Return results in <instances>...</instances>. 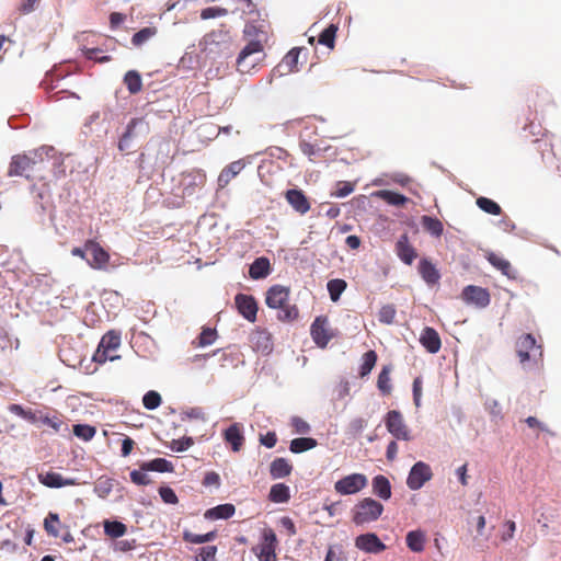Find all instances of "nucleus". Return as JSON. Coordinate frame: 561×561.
<instances>
[{
  "mask_svg": "<svg viewBox=\"0 0 561 561\" xmlns=\"http://www.w3.org/2000/svg\"><path fill=\"white\" fill-rule=\"evenodd\" d=\"M462 299L468 304H473L479 308H484L490 304V294L485 288L469 285L462 290Z\"/></svg>",
  "mask_w": 561,
  "mask_h": 561,
  "instance_id": "nucleus-17",
  "label": "nucleus"
},
{
  "mask_svg": "<svg viewBox=\"0 0 561 561\" xmlns=\"http://www.w3.org/2000/svg\"><path fill=\"white\" fill-rule=\"evenodd\" d=\"M225 440L231 445L233 451H239L244 443L242 427L239 423L230 425L224 433Z\"/></svg>",
  "mask_w": 561,
  "mask_h": 561,
  "instance_id": "nucleus-22",
  "label": "nucleus"
},
{
  "mask_svg": "<svg viewBox=\"0 0 561 561\" xmlns=\"http://www.w3.org/2000/svg\"><path fill=\"white\" fill-rule=\"evenodd\" d=\"M161 402V396L154 390L146 392L145 396L142 397V404L147 410L157 409L158 407H160Z\"/></svg>",
  "mask_w": 561,
  "mask_h": 561,
  "instance_id": "nucleus-49",
  "label": "nucleus"
},
{
  "mask_svg": "<svg viewBox=\"0 0 561 561\" xmlns=\"http://www.w3.org/2000/svg\"><path fill=\"white\" fill-rule=\"evenodd\" d=\"M59 527H60V520L59 516L56 513L49 512L47 516L44 519V529L45 531L54 537H59Z\"/></svg>",
  "mask_w": 561,
  "mask_h": 561,
  "instance_id": "nucleus-41",
  "label": "nucleus"
},
{
  "mask_svg": "<svg viewBox=\"0 0 561 561\" xmlns=\"http://www.w3.org/2000/svg\"><path fill=\"white\" fill-rule=\"evenodd\" d=\"M37 182L59 180L66 175L62 154L53 146H41L30 150Z\"/></svg>",
  "mask_w": 561,
  "mask_h": 561,
  "instance_id": "nucleus-1",
  "label": "nucleus"
},
{
  "mask_svg": "<svg viewBox=\"0 0 561 561\" xmlns=\"http://www.w3.org/2000/svg\"><path fill=\"white\" fill-rule=\"evenodd\" d=\"M419 272L422 278L430 285H434L439 279V273L435 266L427 260L423 259L419 264Z\"/></svg>",
  "mask_w": 561,
  "mask_h": 561,
  "instance_id": "nucleus-27",
  "label": "nucleus"
},
{
  "mask_svg": "<svg viewBox=\"0 0 561 561\" xmlns=\"http://www.w3.org/2000/svg\"><path fill=\"white\" fill-rule=\"evenodd\" d=\"M394 251L398 257L407 265H411L417 257L416 249L410 243L408 233H403L399 237L396 242Z\"/></svg>",
  "mask_w": 561,
  "mask_h": 561,
  "instance_id": "nucleus-18",
  "label": "nucleus"
},
{
  "mask_svg": "<svg viewBox=\"0 0 561 561\" xmlns=\"http://www.w3.org/2000/svg\"><path fill=\"white\" fill-rule=\"evenodd\" d=\"M290 289L286 286L274 285L266 291L265 302L272 309H278V320L294 321L299 316L296 305H289Z\"/></svg>",
  "mask_w": 561,
  "mask_h": 561,
  "instance_id": "nucleus-2",
  "label": "nucleus"
},
{
  "mask_svg": "<svg viewBox=\"0 0 561 561\" xmlns=\"http://www.w3.org/2000/svg\"><path fill=\"white\" fill-rule=\"evenodd\" d=\"M348 552L343 543H333L328 547L324 561H347Z\"/></svg>",
  "mask_w": 561,
  "mask_h": 561,
  "instance_id": "nucleus-37",
  "label": "nucleus"
},
{
  "mask_svg": "<svg viewBox=\"0 0 561 561\" xmlns=\"http://www.w3.org/2000/svg\"><path fill=\"white\" fill-rule=\"evenodd\" d=\"M516 353L522 365H526L530 359L542 357V348L537 345L533 334L526 333L520 335L516 341Z\"/></svg>",
  "mask_w": 561,
  "mask_h": 561,
  "instance_id": "nucleus-7",
  "label": "nucleus"
},
{
  "mask_svg": "<svg viewBox=\"0 0 561 561\" xmlns=\"http://www.w3.org/2000/svg\"><path fill=\"white\" fill-rule=\"evenodd\" d=\"M73 434L84 440L89 442L91 440L96 433V428L94 426L88 425V424H76L73 425Z\"/></svg>",
  "mask_w": 561,
  "mask_h": 561,
  "instance_id": "nucleus-46",
  "label": "nucleus"
},
{
  "mask_svg": "<svg viewBox=\"0 0 561 561\" xmlns=\"http://www.w3.org/2000/svg\"><path fill=\"white\" fill-rule=\"evenodd\" d=\"M216 531H209L204 535H196L191 533L190 530L183 531V540L190 543H205L213 541L216 538Z\"/></svg>",
  "mask_w": 561,
  "mask_h": 561,
  "instance_id": "nucleus-45",
  "label": "nucleus"
},
{
  "mask_svg": "<svg viewBox=\"0 0 561 561\" xmlns=\"http://www.w3.org/2000/svg\"><path fill=\"white\" fill-rule=\"evenodd\" d=\"M477 206L486 214L499 216L502 213V208L497 203L488 198V197H479L477 198Z\"/></svg>",
  "mask_w": 561,
  "mask_h": 561,
  "instance_id": "nucleus-44",
  "label": "nucleus"
},
{
  "mask_svg": "<svg viewBox=\"0 0 561 561\" xmlns=\"http://www.w3.org/2000/svg\"><path fill=\"white\" fill-rule=\"evenodd\" d=\"M217 553V547L216 546H207L203 547L199 552V557L202 561H215Z\"/></svg>",
  "mask_w": 561,
  "mask_h": 561,
  "instance_id": "nucleus-60",
  "label": "nucleus"
},
{
  "mask_svg": "<svg viewBox=\"0 0 561 561\" xmlns=\"http://www.w3.org/2000/svg\"><path fill=\"white\" fill-rule=\"evenodd\" d=\"M396 308L392 305L382 306L378 312V320L385 324H391L396 318Z\"/></svg>",
  "mask_w": 561,
  "mask_h": 561,
  "instance_id": "nucleus-52",
  "label": "nucleus"
},
{
  "mask_svg": "<svg viewBox=\"0 0 561 561\" xmlns=\"http://www.w3.org/2000/svg\"><path fill=\"white\" fill-rule=\"evenodd\" d=\"M217 331L216 329L204 328L197 337V346L204 347L213 344L216 341Z\"/></svg>",
  "mask_w": 561,
  "mask_h": 561,
  "instance_id": "nucleus-50",
  "label": "nucleus"
},
{
  "mask_svg": "<svg viewBox=\"0 0 561 561\" xmlns=\"http://www.w3.org/2000/svg\"><path fill=\"white\" fill-rule=\"evenodd\" d=\"M318 445L317 439L312 437L294 438L290 442L289 450L294 454H300L314 448Z\"/></svg>",
  "mask_w": 561,
  "mask_h": 561,
  "instance_id": "nucleus-35",
  "label": "nucleus"
},
{
  "mask_svg": "<svg viewBox=\"0 0 561 561\" xmlns=\"http://www.w3.org/2000/svg\"><path fill=\"white\" fill-rule=\"evenodd\" d=\"M291 426L294 427L295 432L298 434H307L310 431L309 424L299 416H294L291 419Z\"/></svg>",
  "mask_w": 561,
  "mask_h": 561,
  "instance_id": "nucleus-58",
  "label": "nucleus"
},
{
  "mask_svg": "<svg viewBox=\"0 0 561 561\" xmlns=\"http://www.w3.org/2000/svg\"><path fill=\"white\" fill-rule=\"evenodd\" d=\"M141 468L140 470H133L130 472V480L138 485H147L151 482L149 476Z\"/></svg>",
  "mask_w": 561,
  "mask_h": 561,
  "instance_id": "nucleus-56",
  "label": "nucleus"
},
{
  "mask_svg": "<svg viewBox=\"0 0 561 561\" xmlns=\"http://www.w3.org/2000/svg\"><path fill=\"white\" fill-rule=\"evenodd\" d=\"M157 34L156 27H144L140 31L136 32L131 37V43L135 46H140L146 43L148 39L153 37Z\"/></svg>",
  "mask_w": 561,
  "mask_h": 561,
  "instance_id": "nucleus-47",
  "label": "nucleus"
},
{
  "mask_svg": "<svg viewBox=\"0 0 561 561\" xmlns=\"http://www.w3.org/2000/svg\"><path fill=\"white\" fill-rule=\"evenodd\" d=\"M260 443L267 448H273L277 443V436L275 432H267L265 435L260 436Z\"/></svg>",
  "mask_w": 561,
  "mask_h": 561,
  "instance_id": "nucleus-61",
  "label": "nucleus"
},
{
  "mask_svg": "<svg viewBox=\"0 0 561 561\" xmlns=\"http://www.w3.org/2000/svg\"><path fill=\"white\" fill-rule=\"evenodd\" d=\"M263 45L259 41H251L240 51L237 59V69L241 73H250L261 61Z\"/></svg>",
  "mask_w": 561,
  "mask_h": 561,
  "instance_id": "nucleus-4",
  "label": "nucleus"
},
{
  "mask_svg": "<svg viewBox=\"0 0 561 561\" xmlns=\"http://www.w3.org/2000/svg\"><path fill=\"white\" fill-rule=\"evenodd\" d=\"M135 548H136L135 539H131V540L124 539V540H119L115 543V550H118L122 552H127V551L134 550Z\"/></svg>",
  "mask_w": 561,
  "mask_h": 561,
  "instance_id": "nucleus-62",
  "label": "nucleus"
},
{
  "mask_svg": "<svg viewBox=\"0 0 561 561\" xmlns=\"http://www.w3.org/2000/svg\"><path fill=\"white\" fill-rule=\"evenodd\" d=\"M144 471L172 472L173 465L164 458H156L141 465Z\"/></svg>",
  "mask_w": 561,
  "mask_h": 561,
  "instance_id": "nucleus-32",
  "label": "nucleus"
},
{
  "mask_svg": "<svg viewBox=\"0 0 561 561\" xmlns=\"http://www.w3.org/2000/svg\"><path fill=\"white\" fill-rule=\"evenodd\" d=\"M277 538L272 528H266L262 534L261 543L253 549L259 561H276Z\"/></svg>",
  "mask_w": 561,
  "mask_h": 561,
  "instance_id": "nucleus-8",
  "label": "nucleus"
},
{
  "mask_svg": "<svg viewBox=\"0 0 561 561\" xmlns=\"http://www.w3.org/2000/svg\"><path fill=\"white\" fill-rule=\"evenodd\" d=\"M300 48L290 49L283 59V65L287 67L289 72L297 70L298 58L300 55Z\"/></svg>",
  "mask_w": 561,
  "mask_h": 561,
  "instance_id": "nucleus-51",
  "label": "nucleus"
},
{
  "mask_svg": "<svg viewBox=\"0 0 561 561\" xmlns=\"http://www.w3.org/2000/svg\"><path fill=\"white\" fill-rule=\"evenodd\" d=\"M271 263L265 256H261L254 260L250 265L249 275L252 279H262L270 275Z\"/></svg>",
  "mask_w": 561,
  "mask_h": 561,
  "instance_id": "nucleus-23",
  "label": "nucleus"
},
{
  "mask_svg": "<svg viewBox=\"0 0 561 561\" xmlns=\"http://www.w3.org/2000/svg\"><path fill=\"white\" fill-rule=\"evenodd\" d=\"M8 176H21L30 182H37L30 150L14 154L8 168Z\"/></svg>",
  "mask_w": 561,
  "mask_h": 561,
  "instance_id": "nucleus-5",
  "label": "nucleus"
},
{
  "mask_svg": "<svg viewBox=\"0 0 561 561\" xmlns=\"http://www.w3.org/2000/svg\"><path fill=\"white\" fill-rule=\"evenodd\" d=\"M228 14V10L219 7H208L202 10L201 18L203 20L225 16Z\"/></svg>",
  "mask_w": 561,
  "mask_h": 561,
  "instance_id": "nucleus-53",
  "label": "nucleus"
},
{
  "mask_svg": "<svg viewBox=\"0 0 561 561\" xmlns=\"http://www.w3.org/2000/svg\"><path fill=\"white\" fill-rule=\"evenodd\" d=\"M234 304L239 313L250 322L256 320L257 304L253 296L245 294H238L234 297Z\"/></svg>",
  "mask_w": 561,
  "mask_h": 561,
  "instance_id": "nucleus-15",
  "label": "nucleus"
},
{
  "mask_svg": "<svg viewBox=\"0 0 561 561\" xmlns=\"http://www.w3.org/2000/svg\"><path fill=\"white\" fill-rule=\"evenodd\" d=\"M376 195L387 204L393 206H404L409 202V198L404 195L389 190L378 191Z\"/></svg>",
  "mask_w": 561,
  "mask_h": 561,
  "instance_id": "nucleus-36",
  "label": "nucleus"
},
{
  "mask_svg": "<svg viewBox=\"0 0 561 561\" xmlns=\"http://www.w3.org/2000/svg\"><path fill=\"white\" fill-rule=\"evenodd\" d=\"M422 378L416 377L413 380V401L416 408L421 407V398H422Z\"/></svg>",
  "mask_w": 561,
  "mask_h": 561,
  "instance_id": "nucleus-59",
  "label": "nucleus"
},
{
  "mask_svg": "<svg viewBox=\"0 0 561 561\" xmlns=\"http://www.w3.org/2000/svg\"><path fill=\"white\" fill-rule=\"evenodd\" d=\"M385 424L388 432L397 439L411 440V432L404 422L402 414L391 410L386 414Z\"/></svg>",
  "mask_w": 561,
  "mask_h": 561,
  "instance_id": "nucleus-9",
  "label": "nucleus"
},
{
  "mask_svg": "<svg viewBox=\"0 0 561 561\" xmlns=\"http://www.w3.org/2000/svg\"><path fill=\"white\" fill-rule=\"evenodd\" d=\"M367 477L363 473H352L334 483V490L341 495L356 494L367 485Z\"/></svg>",
  "mask_w": 561,
  "mask_h": 561,
  "instance_id": "nucleus-10",
  "label": "nucleus"
},
{
  "mask_svg": "<svg viewBox=\"0 0 561 561\" xmlns=\"http://www.w3.org/2000/svg\"><path fill=\"white\" fill-rule=\"evenodd\" d=\"M391 370H392L391 365H385L381 368V370L378 375V379H377V388L379 389V391L382 394H386V396L390 394L392 391L391 378H390Z\"/></svg>",
  "mask_w": 561,
  "mask_h": 561,
  "instance_id": "nucleus-30",
  "label": "nucleus"
},
{
  "mask_svg": "<svg viewBox=\"0 0 561 561\" xmlns=\"http://www.w3.org/2000/svg\"><path fill=\"white\" fill-rule=\"evenodd\" d=\"M488 261L490 262V264L492 266H494L495 268L501 271L503 275H505L510 278L514 277V270H513L511 263L507 260H505L503 256L491 252L488 255Z\"/></svg>",
  "mask_w": 561,
  "mask_h": 561,
  "instance_id": "nucleus-28",
  "label": "nucleus"
},
{
  "mask_svg": "<svg viewBox=\"0 0 561 561\" xmlns=\"http://www.w3.org/2000/svg\"><path fill=\"white\" fill-rule=\"evenodd\" d=\"M104 533L111 538H119L127 533V526L118 520H105Z\"/></svg>",
  "mask_w": 561,
  "mask_h": 561,
  "instance_id": "nucleus-38",
  "label": "nucleus"
},
{
  "mask_svg": "<svg viewBox=\"0 0 561 561\" xmlns=\"http://www.w3.org/2000/svg\"><path fill=\"white\" fill-rule=\"evenodd\" d=\"M432 477L433 472L430 465L424 461H417L409 472L407 485L410 490H420Z\"/></svg>",
  "mask_w": 561,
  "mask_h": 561,
  "instance_id": "nucleus-11",
  "label": "nucleus"
},
{
  "mask_svg": "<svg viewBox=\"0 0 561 561\" xmlns=\"http://www.w3.org/2000/svg\"><path fill=\"white\" fill-rule=\"evenodd\" d=\"M347 283L342 278L330 279L327 284V288L330 295V298L333 302L340 300L342 293L346 289Z\"/></svg>",
  "mask_w": 561,
  "mask_h": 561,
  "instance_id": "nucleus-39",
  "label": "nucleus"
},
{
  "mask_svg": "<svg viewBox=\"0 0 561 561\" xmlns=\"http://www.w3.org/2000/svg\"><path fill=\"white\" fill-rule=\"evenodd\" d=\"M193 444L194 440L192 437H183L180 439H173L171 442L170 448L173 451L181 453L187 450Z\"/></svg>",
  "mask_w": 561,
  "mask_h": 561,
  "instance_id": "nucleus-55",
  "label": "nucleus"
},
{
  "mask_svg": "<svg viewBox=\"0 0 561 561\" xmlns=\"http://www.w3.org/2000/svg\"><path fill=\"white\" fill-rule=\"evenodd\" d=\"M236 507L232 504H220L213 508H209L205 513V517L208 519H227L233 516Z\"/></svg>",
  "mask_w": 561,
  "mask_h": 561,
  "instance_id": "nucleus-26",
  "label": "nucleus"
},
{
  "mask_svg": "<svg viewBox=\"0 0 561 561\" xmlns=\"http://www.w3.org/2000/svg\"><path fill=\"white\" fill-rule=\"evenodd\" d=\"M39 422L44 425L49 426L55 433H59L62 430H67V425L58 416L39 415Z\"/></svg>",
  "mask_w": 561,
  "mask_h": 561,
  "instance_id": "nucleus-48",
  "label": "nucleus"
},
{
  "mask_svg": "<svg viewBox=\"0 0 561 561\" xmlns=\"http://www.w3.org/2000/svg\"><path fill=\"white\" fill-rule=\"evenodd\" d=\"M373 492L381 500L391 497V484L387 477L378 474L373 479Z\"/></svg>",
  "mask_w": 561,
  "mask_h": 561,
  "instance_id": "nucleus-25",
  "label": "nucleus"
},
{
  "mask_svg": "<svg viewBox=\"0 0 561 561\" xmlns=\"http://www.w3.org/2000/svg\"><path fill=\"white\" fill-rule=\"evenodd\" d=\"M124 83L130 94H137L142 89L141 77L136 70H129L125 73Z\"/></svg>",
  "mask_w": 561,
  "mask_h": 561,
  "instance_id": "nucleus-33",
  "label": "nucleus"
},
{
  "mask_svg": "<svg viewBox=\"0 0 561 561\" xmlns=\"http://www.w3.org/2000/svg\"><path fill=\"white\" fill-rule=\"evenodd\" d=\"M421 345L431 354H436L442 347L440 336L431 327H425L420 335Z\"/></svg>",
  "mask_w": 561,
  "mask_h": 561,
  "instance_id": "nucleus-19",
  "label": "nucleus"
},
{
  "mask_svg": "<svg viewBox=\"0 0 561 561\" xmlns=\"http://www.w3.org/2000/svg\"><path fill=\"white\" fill-rule=\"evenodd\" d=\"M284 196L291 208L301 216L306 215L311 208V204L302 190H287Z\"/></svg>",
  "mask_w": 561,
  "mask_h": 561,
  "instance_id": "nucleus-16",
  "label": "nucleus"
},
{
  "mask_svg": "<svg viewBox=\"0 0 561 561\" xmlns=\"http://www.w3.org/2000/svg\"><path fill=\"white\" fill-rule=\"evenodd\" d=\"M159 494L162 501L167 504H176L179 502L175 492L170 486H161L159 489Z\"/></svg>",
  "mask_w": 561,
  "mask_h": 561,
  "instance_id": "nucleus-57",
  "label": "nucleus"
},
{
  "mask_svg": "<svg viewBox=\"0 0 561 561\" xmlns=\"http://www.w3.org/2000/svg\"><path fill=\"white\" fill-rule=\"evenodd\" d=\"M203 484L206 486H210V485L219 486V484H220L219 474L215 471L207 472L204 477Z\"/></svg>",
  "mask_w": 561,
  "mask_h": 561,
  "instance_id": "nucleus-63",
  "label": "nucleus"
},
{
  "mask_svg": "<svg viewBox=\"0 0 561 561\" xmlns=\"http://www.w3.org/2000/svg\"><path fill=\"white\" fill-rule=\"evenodd\" d=\"M377 363V354L375 351L370 350L366 352L362 357V365L359 367V376L366 377L370 374L373 368L375 367Z\"/></svg>",
  "mask_w": 561,
  "mask_h": 561,
  "instance_id": "nucleus-42",
  "label": "nucleus"
},
{
  "mask_svg": "<svg viewBox=\"0 0 561 561\" xmlns=\"http://www.w3.org/2000/svg\"><path fill=\"white\" fill-rule=\"evenodd\" d=\"M383 505L371 499L364 497L352 510V522L357 526L376 522L383 513Z\"/></svg>",
  "mask_w": 561,
  "mask_h": 561,
  "instance_id": "nucleus-3",
  "label": "nucleus"
},
{
  "mask_svg": "<svg viewBox=\"0 0 561 561\" xmlns=\"http://www.w3.org/2000/svg\"><path fill=\"white\" fill-rule=\"evenodd\" d=\"M355 547L366 553H380L386 550V545L375 533H366L355 538Z\"/></svg>",
  "mask_w": 561,
  "mask_h": 561,
  "instance_id": "nucleus-14",
  "label": "nucleus"
},
{
  "mask_svg": "<svg viewBox=\"0 0 561 561\" xmlns=\"http://www.w3.org/2000/svg\"><path fill=\"white\" fill-rule=\"evenodd\" d=\"M84 247L91 254V259L87 260L88 264L94 270L106 268L110 262V254L101 247V244L93 239H89L84 242Z\"/></svg>",
  "mask_w": 561,
  "mask_h": 561,
  "instance_id": "nucleus-12",
  "label": "nucleus"
},
{
  "mask_svg": "<svg viewBox=\"0 0 561 561\" xmlns=\"http://www.w3.org/2000/svg\"><path fill=\"white\" fill-rule=\"evenodd\" d=\"M310 334L317 346L324 348L332 339V334L328 329V318L317 317L311 324Z\"/></svg>",
  "mask_w": 561,
  "mask_h": 561,
  "instance_id": "nucleus-13",
  "label": "nucleus"
},
{
  "mask_svg": "<svg viewBox=\"0 0 561 561\" xmlns=\"http://www.w3.org/2000/svg\"><path fill=\"white\" fill-rule=\"evenodd\" d=\"M268 499L274 503H286L290 499L289 488L284 483H276L272 485Z\"/></svg>",
  "mask_w": 561,
  "mask_h": 561,
  "instance_id": "nucleus-31",
  "label": "nucleus"
},
{
  "mask_svg": "<svg viewBox=\"0 0 561 561\" xmlns=\"http://www.w3.org/2000/svg\"><path fill=\"white\" fill-rule=\"evenodd\" d=\"M421 224L423 229L432 236L440 237L443 234L444 226L439 219L424 215L421 217Z\"/></svg>",
  "mask_w": 561,
  "mask_h": 561,
  "instance_id": "nucleus-34",
  "label": "nucleus"
},
{
  "mask_svg": "<svg viewBox=\"0 0 561 561\" xmlns=\"http://www.w3.org/2000/svg\"><path fill=\"white\" fill-rule=\"evenodd\" d=\"M299 147H300V150L302 151V153L308 156L309 158L312 157L313 154H316V152L318 151V148L316 145L308 142L306 140H301L299 142Z\"/></svg>",
  "mask_w": 561,
  "mask_h": 561,
  "instance_id": "nucleus-64",
  "label": "nucleus"
},
{
  "mask_svg": "<svg viewBox=\"0 0 561 561\" xmlns=\"http://www.w3.org/2000/svg\"><path fill=\"white\" fill-rule=\"evenodd\" d=\"M99 53H102L100 48H83V54L87 59L94 60L100 64L108 62L112 58L108 55L99 57Z\"/></svg>",
  "mask_w": 561,
  "mask_h": 561,
  "instance_id": "nucleus-54",
  "label": "nucleus"
},
{
  "mask_svg": "<svg viewBox=\"0 0 561 561\" xmlns=\"http://www.w3.org/2000/svg\"><path fill=\"white\" fill-rule=\"evenodd\" d=\"M293 471V465L286 458H276L270 465V474L273 479L288 477Z\"/></svg>",
  "mask_w": 561,
  "mask_h": 561,
  "instance_id": "nucleus-24",
  "label": "nucleus"
},
{
  "mask_svg": "<svg viewBox=\"0 0 561 561\" xmlns=\"http://www.w3.org/2000/svg\"><path fill=\"white\" fill-rule=\"evenodd\" d=\"M336 32L337 26L335 24H330L320 33L318 43L327 46L329 49H333L335 46Z\"/></svg>",
  "mask_w": 561,
  "mask_h": 561,
  "instance_id": "nucleus-40",
  "label": "nucleus"
},
{
  "mask_svg": "<svg viewBox=\"0 0 561 561\" xmlns=\"http://www.w3.org/2000/svg\"><path fill=\"white\" fill-rule=\"evenodd\" d=\"M408 548L413 552H422L425 546V535L421 530H412L405 537Z\"/></svg>",
  "mask_w": 561,
  "mask_h": 561,
  "instance_id": "nucleus-29",
  "label": "nucleus"
},
{
  "mask_svg": "<svg viewBox=\"0 0 561 561\" xmlns=\"http://www.w3.org/2000/svg\"><path fill=\"white\" fill-rule=\"evenodd\" d=\"M245 165L247 162L244 159L232 161L231 163L226 165L218 176V185L221 188L226 187L233 178L240 174V172L245 168Z\"/></svg>",
  "mask_w": 561,
  "mask_h": 561,
  "instance_id": "nucleus-21",
  "label": "nucleus"
},
{
  "mask_svg": "<svg viewBox=\"0 0 561 561\" xmlns=\"http://www.w3.org/2000/svg\"><path fill=\"white\" fill-rule=\"evenodd\" d=\"M37 478L38 481L47 488H62L78 484L76 479H66L60 473L54 471L41 472Z\"/></svg>",
  "mask_w": 561,
  "mask_h": 561,
  "instance_id": "nucleus-20",
  "label": "nucleus"
},
{
  "mask_svg": "<svg viewBox=\"0 0 561 561\" xmlns=\"http://www.w3.org/2000/svg\"><path fill=\"white\" fill-rule=\"evenodd\" d=\"M141 123H142V121L139 118H133L128 123L126 131L124 133V135L122 136V138L119 139V142H118V149L121 151H125L129 148V141L134 137V129L136 128V126L138 124H141Z\"/></svg>",
  "mask_w": 561,
  "mask_h": 561,
  "instance_id": "nucleus-43",
  "label": "nucleus"
},
{
  "mask_svg": "<svg viewBox=\"0 0 561 561\" xmlns=\"http://www.w3.org/2000/svg\"><path fill=\"white\" fill-rule=\"evenodd\" d=\"M119 345L121 333L114 330L108 331L102 336L98 350L93 355V360L95 363L103 364L106 360L116 359L118 356L114 355L113 353L118 348Z\"/></svg>",
  "mask_w": 561,
  "mask_h": 561,
  "instance_id": "nucleus-6",
  "label": "nucleus"
}]
</instances>
